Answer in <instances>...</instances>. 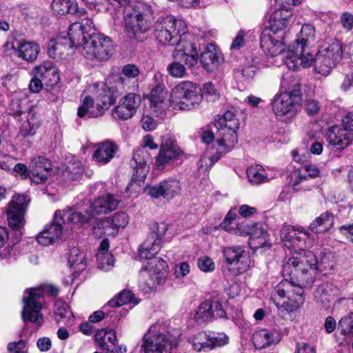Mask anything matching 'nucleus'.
<instances>
[{"label": "nucleus", "mask_w": 353, "mask_h": 353, "mask_svg": "<svg viewBox=\"0 0 353 353\" xmlns=\"http://www.w3.org/2000/svg\"><path fill=\"white\" fill-rule=\"evenodd\" d=\"M72 41L81 45L83 57L92 61L108 60L114 52L112 39L97 32L92 19L85 18L70 25Z\"/></svg>", "instance_id": "obj_1"}, {"label": "nucleus", "mask_w": 353, "mask_h": 353, "mask_svg": "<svg viewBox=\"0 0 353 353\" xmlns=\"http://www.w3.org/2000/svg\"><path fill=\"white\" fill-rule=\"evenodd\" d=\"M93 217V214L89 210L74 212L71 209L57 210L53 223L46 227L37 235V241L42 245L52 244L59 239L63 232V225L68 223L83 225L88 223Z\"/></svg>", "instance_id": "obj_2"}, {"label": "nucleus", "mask_w": 353, "mask_h": 353, "mask_svg": "<svg viewBox=\"0 0 353 353\" xmlns=\"http://www.w3.org/2000/svg\"><path fill=\"white\" fill-rule=\"evenodd\" d=\"M187 32L185 21L172 16L159 17L154 25V37L163 45L175 46Z\"/></svg>", "instance_id": "obj_3"}, {"label": "nucleus", "mask_w": 353, "mask_h": 353, "mask_svg": "<svg viewBox=\"0 0 353 353\" xmlns=\"http://www.w3.org/2000/svg\"><path fill=\"white\" fill-rule=\"evenodd\" d=\"M32 106L26 97L15 96L10 101L8 112L15 118L26 115V120L21 124L19 134L23 137L33 136L39 126V121L35 115Z\"/></svg>", "instance_id": "obj_4"}, {"label": "nucleus", "mask_w": 353, "mask_h": 353, "mask_svg": "<svg viewBox=\"0 0 353 353\" xmlns=\"http://www.w3.org/2000/svg\"><path fill=\"white\" fill-rule=\"evenodd\" d=\"M201 101V88L191 81H182L173 88L170 105L174 109L190 110Z\"/></svg>", "instance_id": "obj_5"}, {"label": "nucleus", "mask_w": 353, "mask_h": 353, "mask_svg": "<svg viewBox=\"0 0 353 353\" xmlns=\"http://www.w3.org/2000/svg\"><path fill=\"white\" fill-rule=\"evenodd\" d=\"M163 325L156 323L144 334L141 346L143 353H171L174 345L172 341L162 331Z\"/></svg>", "instance_id": "obj_6"}, {"label": "nucleus", "mask_w": 353, "mask_h": 353, "mask_svg": "<svg viewBox=\"0 0 353 353\" xmlns=\"http://www.w3.org/2000/svg\"><path fill=\"white\" fill-rule=\"evenodd\" d=\"M342 43L339 40L332 41L327 46H323L315 55L314 70L324 76L330 74L342 59Z\"/></svg>", "instance_id": "obj_7"}, {"label": "nucleus", "mask_w": 353, "mask_h": 353, "mask_svg": "<svg viewBox=\"0 0 353 353\" xmlns=\"http://www.w3.org/2000/svg\"><path fill=\"white\" fill-rule=\"evenodd\" d=\"M128 79L119 74L110 77L105 84V88L99 94L97 103V113H91L93 117H98L112 105L116 99L125 91Z\"/></svg>", "instance_id": "obj_8"}, {"label": "nucleus", "mask_w": 353, "mask_h": 353, "mask_svg": "<svg viewBox=\"0 0 353 353\" xmlns=\"http://www.w3.org/2000/svg\"><path fill=\"white\" fill-rule=\"evenodd\" d=\"M291 267H297L301 270H310L314 274L325 270L323 262H319L316 255L310 250L299 249L290 258L283 266V274H288Z\"/></svg>", "instance_id": "obj_9"}, {"label": "nucleus", "mask_w": 353, "mask_h": 353, "mask_svg": "<svg viewBox=\"0 0 353 353\" xmlns=\"http://www.w3.org/2000/svg\"><path fill=\"white\" fill-rule=\"evenodd\" d=\"M222 253L227 269L234 274H242L250 266V257L241 246L224 248Z\"/></svg>", "instance_id": "obj_10"}, {"label": "nucleus", "mask_w": 353, "mask_h": 353, "mask_svg": "<svg viewBox=\"0 0 353 353\" xmlns=\"http://www.w3.org/2000/svg\"><path fill=\"white\" fill-rule=\"evenodd\" d=\"M29 201L30 199L26 195L14 194L6 210L9 226L20 234H22L21 230L25 223L24 215Z\"/></svg>", "instance_id": "obj_11"}, {"label": "nucleus", "mask_w": 353, "mask_h": 353, "mask_svg": "<svg viewBox=\"0 0 353 353\" xmlns=\"http://www.w3.org/2000/svg\"><path fill=\"white\" fill-rule=\"evenodd\" d=\"M338 292V289L330 283H323L319 285L314 292V299L322 307L329 309L332 307L331 303L334 302L333 307H353V299L340 298L334 300V296Z\"/></svg>", "instance_id": "obj_12"}, {"label": "nucleus", "mask_w": 353, "mask_h": 353, "mask_svg": "<svg viewBox=\"0 0 353 353\" xmlns=\"http://www.w3.org/2000/svg\"><path fill=\"white\" fill-rule=\"evenodd\" d=\"M152 24V18L125 19V31L130 38L143 42L148 38Z\"/></svg>", "instance_id": "obj_13"}, {"label": "nucleus", "mask_w": 353, "mask_h": 353, "mask_svg": "<svg viewBox=\"0 0 353 353\" xmlns=\"http://www.w3.org/2000/svg\"><path fill=\"white\" fill-rule=\"evenodd\" d=\"M296 47L290 46L284 57V62L287 67L291 70H297L301 65L307 68L312 63L314 65V59L312 54L307 51V47L297 52Z\"/></svg>", "instance_id": "obj_14"}, {"label": "nucleus", "mask_w": 353, "mask_h": 353, "mask_svg": "<svg viewBox=\"0 0 353 353\" xmlns=\"http://www.w3.org/2000/svg\"><path fill=\"white\" fill-rule=\"evenodd\" d=\"M149 279L145 281L150 289L163 284L167 277L168 266L167 263L161 258H154L148 263Z\"/></svg>", "instance_id": "obj_15"}, {"label": "nucleus", "mask_w": 353, "mask_h": 353, "mask_svg": "<svg viewBox=\"0 0 353 353\" xmlns=\"http://www.w3.org/2000/svg\"><path fill=\"white\" fill-rule=\"evenodd\" d=\"M150 160V154L144 148H139L134 151L130 162L134 171L129 185H132L134 183H140L143 181L148 172L146 164Z\"/></svg>", "instance_id": "obj_16"}, {"label": "nucleus", "mask_w": 353, "mask_h": 353, "mask_svg": "<svg viewBox=\"0 0 353 353\" xmlns=\"http://www.w3.org/2000/svg\"><path fill=\"white\" fill-rule=\"evenodd\" d=\"M183 155L180 148L171 141H167L160 148L155 165L158 170H163L167 165L173 163Z\"/></svg>", "instance_id": "obj_17"}, {"label": "nucleus", "mask_w": 353, "mask_h": 353, "mask_svg": "<svg viewBox=\"0 0 353 353\" xmlns=\"http://www.w3.org/2000/svg\"><path fill=\"white\" fill-rule=\"evenodd\" d=\"M180 183L176 179L164 180L158 184L147 188L149 195L158 199L163 197L166 200H170L180 193Z\"/></svg>", "instance_id": "obj_18"}, {"label": "nucleus", "mask_w": 353, "mask_h": 353, "mask_svg": "<svg viewBox=\"0 0 353 353\" xmlns=\"http://www.w3.org/2000/svg\"><path fill=\"white\" fill-rule=\"evenodd\" d=\"M141 103V97L135 93L125 95L118 105L114 108V113L121 120L131 119L137 112Z\"/></svg>", "instance_id": "obj_19"}, {"label": "nucleus", "mask_w": 353, "mask_h": 353, "mask_svg": "<svg viewBox=\"0 0 353 353\" xmlns=\"http://www.w3.org/2000/svg\"><path fill=\"white\" fill-rule=\"evenodd\" d=\"M260 43L263 51L272 57L279 54H283L284 57L286 55L284 48L285 41L283 36L281 39H276L268 32V29H264L261 34Z\"/></svg>", "instance_id": "obj_20"}, {"label": "nucleus", "mask_w": 353, "mask_h": 353, "mask_svg": "<svg viewBox=\"0 0 353 353\" xmlns=\"http://www.w3.org/2000/svg\"><path fill=\"white\" fill-rule=\"evenodd\" d=\"M51 163L44 157H37L30 163L31 181L39 184L44 183L50 175Z\"/></svg>", "instance_id": "obj_21"}, {"label": "nucleus", "mask_w": 353, "mask_h": 353, "mask_svg": "<svg viewBox=\"0 0 353 353\" xmlns=\"http://www.w3.org/2000/svg\"><path fill=\"white\" fill-rule=\"evenodd\" d=\"M94 148L95 150L92 154V159L101 165L108 163L119 150V146L110 140L96 143Z\"/></svg>", "instance_id": "obj_22"}, {"label": "nucleus", "mask_w": 353, "mask_h": 353, "mask_svg": "<svg viewBox=\"0 0 353 353\" xmlns=\"http://www.w3.org/2000/svg\"><path fill=\"white\" fill-rule=\"evenodd\" d=\"M223 62L222 54L218 52L215 46L208 43L201 52L200 63L208 72H213Z\"/></svg>", "instance_id": "obj_23"}, {"label": "nucleus", "mask_w": 353, "mask_h": 353, "mask_svg": "<svg viewBox=\"0 0 353 353\" xmlns=\"http://www.w3.org/2000/svg\"><path fill=\"white\" fill-rule=\"evenodd\" d=\"M239 123L233 122L230 125H221V128H216V137L218 144L229 149L232 148L237 142L236 130L239 128Z\"/></svg>", "instance_id": "obj_24"}, {"label": "nucleus", "mask_w": 353, "mask_h": 353, "mask_svg": "<svg viewBox=\"0 0 353 353\" xmlns=\"http://www.w3.org/2000/svg\"><path fill=\"white\" fill-rule=\"evenodd\" d=\"M353 139V133L345 126H332L327 133V141L338 150L347 147Z\"/></svg>", "instance_id": "obj_25"}, {"label": "nucleus", "mask_w": 353, "mask_h": 353, "mask_svg": "<svg viewBox=\"0 0 353 353\" xmlns=\"http://www.w3.org/2000/svg\"><path fill=\"white\" fill-rule=\"evenodd\" d=\"M23 309H43L48 307L46 299L41 288H27L23 294Z\"/></svg>", "instance_id": "obj_26"}, {"label": "nucleus", "mask_w": 353, "mask_h": 353, "mask_svg": "<svg viewBox=\"0 0 353 353\" xmlns=\"http://www.w3.org/2000/svg\"><path fill=\"white\" fill-rule=\"evenodd\" d=\"M284 275L289 276L288 280L292 286L303 289L313 283L316 274L310 272V270H301V268L297 267H291L288 273L284 274Z\"/></svg>", "instance_id": "obj_27"}, {"label": "nucleus", "mask_w": 353, "mask_h": 353, "mask_svg": "<svg viewBox=\"0 0 353 353\" xmlns=\"http://www.w3.org/2000/svg\"><path fill=\"white\" fill-rule=\"evenodd\" d=\"M272 105V110L276 115L283 116L288 113L295 112L300 103L294 101L288 94L281 93L274 97Z\"/></svg>", "instance_id": "obj_28"}, {"label": "nucleus", "mask_w": 353, "mask_h": 353, "mask_svg": "<svg viewBox=\"0 0 353 353\" xmlns=\"http://www.w3.org/2000/svg\"><path fill=\"white\" fill-rule=\"evenodd\" d=\"M70 33V26L69 27L68 32L69 40L64 38L51 40L49 41L48 43V53L51 58L61 59L68 49L78 46L77 43L72 42Z\"/></svg>", "instance_id": "obj_29"}, {"label": "nucleus", "mask_w": 353, "mask_h": 353, "mask_svg": "<svg viewBox=\"0 0 353 353\" xmlns=\"http://www.w3.org/2000/svg\"><path fill=\"white\" fill-rule=\"evenodd\" d=\"M12 48L18 57L30 63L37 59L40 52L39 45L33 41H17V46L12 44Z\"/></svg>", "instance_id": "obj_30"}, {"label": "nucleus", "mask_w": 353, "mask_h": 353, "mask_svg": "<svg viewBox=\"0 0 353 353\" xmlns=\"http://www.w3.org/2000/svg\"><path fill=\"white\" fill-rule=\"evenodd\" d=\"M94 339L99 348L105 353L114 352V347L117 342L116 332L114 330H99L95 333Z\"/></svg>", "instance_id": "obj_31"}, {"label": "nucleus", "mask_w": 353, "mask_h": 353, "mask_svg": "<svg viewBox=\"0 0 353 353\" xmlns=\"http://www.w3.org/2000/svg\"><path fill=\"white\" fill-rule=\"evenodd\" d=\"M51 6L53 11L60 15L71 14L81 17L85 13L84 8L78 7L76 0H53Z\"/></svg>", "instance_id": "obj_32"}, {"label": "nucleus", "mask_w": 353, "mask_h": 353, "mask_svg": "<svg viewBox=\"0 0 353 353\" xmlns=\"http://www.w3.org/2000/svg\"><path fill=\"white\" fill-rule=\"evenodd\" d=\"M280 341L279 334L276 331L261 329L256 331L252 335V342L256 349L265 348Z\"/></svg>", "instance_id": "obj_33"}, {"label": "nucleus", "mask_w": 353, "mask_h": 353, "mask_svg": "<svg viewBox=\"0 0 353 353\" xmlns=\"http://www.w3.org/2000/svg\"><path fill=\"white\" fill-rule=\"evenodd\" d=\"M119 200L112 194H105L97 198L92 204L91 208L97 214L109 213L117 208Z\"/></svg>", "instance_id": "obj_34"}, {"label": "nucleus", "mask_w": 353, "mask_h": 353, "mask_svg": "<svg viewBox=\"0 0 353 353\" xmlns=\"http://www.w3.org/2000/svg\"><path fill=\"white\" fill-rule=\"evenodd\" d=\"M167 91L161 83H157L151 90L149 100L150 108L157 115L159 111H162L165 108V99L167 97Z\"/></svg>", "instance_id": "obj_35"}, {"label": "nucleus", "mask_w": 353, "mask_h": 353, "mask_svg": "<svg viewBox=\"0 0 353 353\" xmlns=\"http://www.w3.org/2000/svg\"><path fill=\"white\" fill-rule=\"evenodd\" d=\"M281 87L285 90L283 94H288L294 101L301 104L302 101L301 83L300 80L295 77L283 78L281 81Z\"/></svg>", "instance_id": "obj_36"}, {"label": "nucleus", "mask_w": 353, "mask_h": 353, "mask_svg": "<svg viewBox=\"0 0 353 353\" xmlns=\"http://www.w3.org/2000/svg\"><path fill=\"white\" fill-rule=\"evenodd\" d=\"M126 10L128 13L125 19L153 18L151 7L141 1H135L130 4L126 8Z\"/></svg>", "instance_id": "obj_37"}, {"label": "nucleus", "mask_w": 353, "mask_h": 353, "mask_svg": "<svg viewBox=\"0 0 353 353\" xmlns=\"http://www.w3.org/2000/svg\"><path fill=\"white\" fill-rule=\"evenodd\" d=\"M334 225V216L332 213L326 212L316 218L309 226L310 230L316 233L321 234L329 231Z\"/></svg>", "instance_id": "obj_38"}, {"label": "nucleus", "mask_w": 353, "mask_h": 353, "mask_svg": "<svg viewBox=\"0 0 353 353\" xmlns=\"http://www.w3.org/2000/svg\"><path fill=\"white\" fill-rule=\"evenodd\" d=\"M315 37V28L310 24L303 25L301 30L295 40L291 46L296 47L297 52H301V50L307 48L311 41H314Z\"/></svg>", "instance_id": "obj_39"}, {"label": "nucleus", "mask_w": 353, "mask_h": 353, "mask_svg": "<svg viewBox=\"0 0 353 353\" xmlns=\"http://www.w3.org/2000/svg\"><path fill=\"white\" fill-rule=\"evenodd\" d=\"M140 299L135 298L132 291L124 290L114 299L110 300L107 305L110 307H117L128 303H133L134 306L137 305Z\"/></svg>", "instance_id": "obj_40"}, {"label": "nucleus", "mask_w": 353, "mask_h": 353, "mask_svg": "<svg viewBox=\"0 0 353 353\" xmlns=\"http://www.w3.org/2000/svg\"><path fill=\"white\" fill-rule=\"evenodd\" d=\"M93 235L98 239L103 236H114L117 234V230L114 229L111 223L105 219L97 221L92 228Z\"/></svg>", "instance_id": "obj_41"}, {"label": "nucleus", "mask_w": 353, "mask_h": 353, "mask_svg": "<svg viewBox=\"0 0 353 353\" xmlns=\"http://www.w3.org/2000/svg\"><path fill=\"white\" fill-rule=\"evenodd\" d=\"M68 264L70 268H74L80 272L85 268V254L79 248H73L70 251Z\"/></svg>", "instance_id": "obj_42"}, {"label": "nucleus", "mask_w": 353, "mask_h": 353, "mask_svg": "<svg viewBox=\"0 0 353 353\" xmlns=\"http://www.w3.org/2000/svg\"><path fill=\"white\" fill-rule=\"evenodd\" d=\"M192 35L185 33V35L179 39V41L176 43V48L175 50H181L187 52L190 54L199 57V53L195 44L192 41Z\"/></svg>", "instance_id": "obj_43"}, {"label": "nucleus", "mask_w": 353, "mask_h": 353, "mask_svg": "<svg viewBox=\"0 0 353 353\" xmlns=\"http://www.w3.org/2000/svg\"><path fill=\"white\" fill-rule=\"evenodd\" d=\"M243 234L249 235L252 241L256 239L263 240V242L259 243L261 245H263L268 236L267 231L263 228L260 223L247 225V230Z\"/></svg>", "instance_id": "obj_44"}, {"label": "nucleus", "mask_w": 353, "mask_h": 353, "mask_svg": "<svg viewBox=\"0 0 353 353\" xmlns=\"http://www.w3.org/2000/svg\"><path fill=\"white\" fill-rule=\"evenodd\" d=\"M192 345L193 348L198 352L210 350V336L205 332H199L193 337Z\"/></svg>", "instance_id": "obj_45"}, {"label": "nucleus", "mask_w": 353, "mask_h": 353, "mask_svg": "<svg viewBox=\"0 0 353 353\" xmlns=\"http://www.w3.org/2000/svg\"><path fill=\"white\" fill-rule=\"evenodd\" d=\"M172 57L174 60L181 61L188 68H192L195 66L198 63L199 59V57L194 56V54H190L185 52L178 50L173 51Z\"/></svg>", "instance_id": "obj_46"}, {"label": "nucleus", "mask_w": 353, "mask_h": 353, "mask_svg": "<svg viewBox=\"0 0 353 353\" xmlns=\"http://www.w3.org/2000/svg\"><path fill=\"white\" fill-rule=\"evenodd\" d=\"M247 176L249 181L252 184H259L265 181L267 176L262 168L250 166L247 169Z\"/></svg>", "instance_id": "obj_47"}, {"label": "nucleus", "mask_w": 353, "mask_h": 353, "mask_svg": "<svg viewBox=\"0 0 353 353\" xmlns=\"http://www.w3.org/2000/svg\"><path fill=\"white\" fill-rule=\"evenodd\" d=\"M41 310H22L21 317L24 323L30 322L41 327L43 323V316Z\"/></svg>", "instance_id": "obj_48"}, {"label": "nucleus", "mask_w": 353, "mask_h": 353, "mask_svg": "<svg viewBox=\"0 0 353 353\" xmlns=\"http://www.w3.org/2000/svg\"><path fill=\"white\" fill-rule=\"evenodd\" d=\"M150 235L152 239H163L168 229V225L164 222H151L149 224Z\"/></svg>", "instance_id": "obj_49"}, {"label": "nucleus", "mask_w": 353, "mask_h": 353, "mask_svg": "<svg viewBox=\"0 0 353 353\" xmlns=\"http://www.w3.org/2000/svg\"><path fill=\"white\" fill-rule=\"evenodd\" d=\"M223 300L219 294L206 298L198 307V309H222Z\"/></svg>", "instance_id": "obj_50"}, {"label": "nucleus", "mask_w": 353, "mask_h": 353, "mask_svg": "<svg viewBox=\"0 0 353 353\" xmlns=\"http://www.w3.org/2000/svg\"><path fill=\"white\" fill-rule=\"evenodd\" d=\"M181 61L174 60L168 65L167 70L172 77L182 78L186 74V69Z\"/></svg>", "instance_id": "obj_51"}, {"label": "nucleus", "mask_w": 353, "mask_h": 353, "mask_svg": "<svg viewBox=\"0 0 353 353\" xmlns=\"http://www.w3.org/2000/svg\"><path fill=\"white\" fill-rule=\"evenodd\" d=\"M97 266L99 269L108 271L114 265L113 256L110 252L97 254Z\"/></svg>", "instance_id": "obj_52"}, {"label": "nucleus", "mask_w": 353, "mask_h": 353, "mask_svg": "<svg viewBox=\"0 0 353 353\" xmlns=\"http://www.w3.org/2000/svg\"><path fill=\"white\" fill-rule=\"evenodd\" d=\"M111 223V225L117 231L120 228H124L128 223V216L125 212H119L112 218H106Z\"/></svg>", "instance_id": "obj_53"}, {"label": "nucleus", "mask_w": 353, "mask_h": 353, "mask_svg": "<svg viewBox=\"0 0 353 353\" xmlns=\"http://www.w3.org/2000/svg\"><path fill=\"white\" fill-rule=\"evenodd\" d=\"M54 317L58 323L71 326L73 324L74 315L72 310H54Z\"/></svg>", "instance_id": "obj_54"}, {"label": "nucleus", "mask_w": 353, "mask_h": 353, "mask_svg": "<svg viewBox=\"0 0 353 353\" xmlns=\"http://www.w3.org/2000/svg\"><path fill=\"white\" fill-rule=\"evenodd\" d=\"M339 327L341 328V332L343 335L353 336V312L340 320Z\"/></svg>", "instance_id": "obj_55"}, {"label": "nucleus", "mask_w": 353, "mask_h": 353, "mask_svg": "<svg viewBox=\"0 0 353 353\" xmlns=\"http://www.w3.org/2000/svg\"><path fill=\"white\" fill-rule=\"evenodd\" d=\"M83 168L79 162L75 164H69L65 169V175L70 180H77L81 176Z\"/></svg>", "instance_id": "obj_56"}, {"label": "nucleus", "mask_w": 353, "mask_h": 353, "mask_svg": "<svg viewBox=\"0 0 353 353\" xmlns=\"http://www.w3.org/2000/svg\"><path fill=\"white\" fill-rule=\"evenodd\" d=\"M215 118L214 126L221 128V125H230L233 122H239L235 118V114L232 111L228 110L222 117L216 116Z\"/></svg>", "instance_id": "obj_57"}, {"label": "nucleus", "mask_w": 353, "mask_h": 353, "mask_svg": "<svg viewBox=\"0 0 353 353\" xmlns=\"http://www.w3.org/2000/svg\"><path fill=\"white\" fill-rule=\"evenodd\" d=\"M229 342L228 336L224 333H216L210 336V350L214 347H221Z\"/></svg>", "instance_id": "obj_58"}, {"label": "nucleus", "mask_w": 353, "mask_h": 353, "mask_svg": "<svg viewBox=\"0 0 353 353\" xmlns=\"http://www.w3.org/2000/svg\"><path fill=\"white\" fill-rule=\"evenodd\" d=\"M94 101L90 96H86L83 101L82 105L78 108L77 115L80 118L84 117L87 114L90 113V117H92L90 108H93Z\"/></svg>", "instance_id": "obj_59"}, {"label": "nucleus", "mask_w": 353, "mask_h": 353, "mask_svg": "<svg viewBox=\"0 0 353 353\" xmlns=\"http://www.w3.org/2000/svg\"><path fill=\"white\" fill-rule=\"evenodd\" d=\"M288 26V23L281 19H271L270 17V26L265 29H268V32H272L274 34H277L279 31L285 30Z\"/></svg>", "instance_id": "obj_60"}, {"label": "nucleus", "mask_w": 353, "mask_h": 353, "mask_svg": "<svg viewBox=\"0 0 353 353\" xmlns=\"http://www.w3.org/2000/svg\"><path fill=\"white\" fill-rule=\"evenodd\" d=\"M290 300L292 302L291 306L294 309L302 307L305 302L303 289L296 288V290H294L293 295L290 297Z\"/></svg>", "instance_id": "obj_61"}, {"label": "nucleus", "mask_w": 353, "mask_h": 353, "mask_svg": "<svg viewBox=\"0 0 353 353\" xmlns=\"http://www.w3.org/2000/svg\"><path fill=\"white\" fill-rule=\"evenodd\" d=\"M305 112L310 116L317 114L321 109L319 102L314 99H307L304 103Z\"/></svg>", "instance_id": "obj_62"}, {"label": "nucleus", "mask_w": 353, "mask_h": 353, "mask_svg": "<svg viewBox=\"0 0 353 353\" xmlns=\"http://www.w3.org/2000/svg\"><path fill=\"white\" fill-rule=\"evenodd\" d=\"M256 74V70L252 66H248L241 70L235 71V75L236 77H242L245 80L252 79Z\"/></svg>", "instance_id": "obj_63"}, {"label": "nucleus", "mask_w": 353, "mask_h": 353, "mask_svg": "<svg viewBox=\"0 0 353 353\" xmlns=\"http://www.w3.org/2000/svg\"><path fill=\"white\" fill-rule=\"evenodd\" d=\"M280 234L281 239L286 243H289L294 237L295 229L291 225H284L281 228Z\"/></svg>", "instance_id": "obj_64"}]
</instances>
